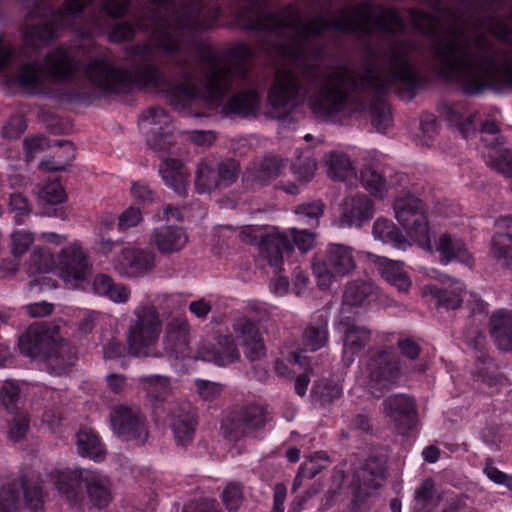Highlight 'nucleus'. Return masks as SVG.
I'll return each mask as SVG.
<instances>
[{"mask_svg": "<svg viewBox=\"0 0 512 512\" xmlns=\"http://www.w3.org/2000/svg\"><path fill=\"white\" fill-rule=\"evenodd\" d=\"M110 422L114 433L125 441L144 444L148 439L147 419L136 405H116L110 413Z\"/></svg>", "mask_w": 512, "mask_h": 512, "instance_id": "obj_11", "label": "nucleus"}, {"mask_svg": "<svg viewBox=\"0 0 512 512\" xmlns=\"http://www.w3.org/2000/svg\"><path fill=\"white\" fill-rule=\"evenodd\" d=\"M482 141L488 147L485 153L486 164L505 177H512V152L502 147L497 136L499 128L494 121H486L481 125Z\"/></svg>", "mask_w": 512, "mask_h": 512, "instance_id": "obj_16", "label": "nucleus"}, {"mask_svg": "<svg viewBox=\"0 0 512 512\" xmlns=\"http://www.w3.org/2000/svg\"><path fill=\"white\" fill-rule=\"evenodd\" d=\"M150 5L136 17V27L151 34L147 42L125 48L139 60L128 69L116 66L108 56L91 59L85 68L90 83L106 93H126L133 88H161L167 80L160 69L161 57L171 58L182 82L168 88V97L176 110L190 106L201 91L195 83L189 57L193 52L207 65L204 73V99L219 105L228 92L249 81L248 63L253 51L247 44L229 48L223 58L196 32L211 28L219 17V9L205 0H148ZM130 0H104L103 10L113 18L128 11Z\"/></svg>", "mask_w": 512, "mask_h": 512, "instance_id": "obj_2", "label": "nucleus"}, {"mask_svg": "<svg viewBox=\"0 0 512 512\" xmlns=\"http://www.w3.org/2000/svg\"><path fill=\"white\" fill-rule=\"evenodd\" d=\"M313 393L323 403H331L342 395V388L331 381H321L313 388Z\"/></svg>", "mask_w": 512, "mask_h": 512, "instance_id": "obj_59", "label": "nucleus"}, {"mask_svg": "<svg viewBox=\"0 0 512 512\" xmlns=\"http://www.w3.org/2000/svg\"><path fill=\"white\" fill-rule=\"evenodd\" d=\"M436 250L440 254V262L442 264H448L451 261H458L469 266L473 264L472 255L465 243L450 234L440 235L436 244Z\"/></svg>", "mask_w": 512, "mask_h": 512, "instance_id": "obj_28", "label": "nucleus"}, {"mask_svg": "<svg viewBox=\"0 0 512 512\" xmlns=\"http://www.w3.org/2000/svg\"><path fill=\"white\" fill-rule=\"evenodd\" d=\"M291 235L295 246L302 252L306 253L309 251L315 242V234L309 231V229L291 228Z\"/></svg>", "mask_w": 512, "mask_h": 512, "instance_id": "obj_61", "label": "nucleus"}, {"mask_svg": "<svg viewBox=\"0 0 512 512\" xmlns=\"http://www.w3.org/2000/svg\"><path fill=\"white\" fill-rule=\"evenodd\" d=\"M11 240L13 256L21 257L28 251L34 238L30 232L18 230L12 233Z\"/></svg>", "mask_w": 512, "mask_h": 512, "instance_id": "obj_60", "label": "nucleus"}, {"mask_svg": "<svg viewBox=\"0 0 512 512\" xmlns=\"http://www.w3.org/2000/svg\"><path fill=\"white\" fill-rule=\"evenodd\" d=\"M490 334L503 351H512V310L501 309L490 317Z\"/></svg>", "mask_w": 512, "mask_h": 512, "instance_id": "obj_29", "label": "nucleus"}, {"mask_svg": "<svg viewBox=\"0 0 512 512\" xmlns=\"http://www.w3.org/2000/svg\"><path fill=\"white\" fill-rule=\"evenodd\" d=\"M92 472L87 469H66L57 470L52 473V476L56 479L55 483L59 492L68 498H74L82 484L86 486V476Z\"/></svg>", "mask_w": 512, "mask_h": 512, "instance_id": "obj_36", "label": "nucleus"}, {"mask_svg": "<svg viewBox=\"0 0 512 512\" xmlns=\"http://www.w3.org/2000/svg\"><path fill=\"white\" fill-rule=\"evenodd\" d=\"M55 264V258L49 249L38 247L29 258L27 270L30 274L47 273L55 267Z\"/></svg>", "mask_w": 512, "mask_h": 512, "instance_id": "obj_51", "label": "nucleus"}, {"mask_svg": "<svg viewBox=\"0 0 512 512\" xmlns=\"http://www.w3.org/2000/svg\"><path fill=\"white\" fill-rule=\"evenodd\" d=\"M9 208L16 213L17 222H21L20 217L28 216L31 212V205L27 198L20 192H14L9 197Z\"/></svg>", "mask_w": 512, "mask_h": 512, "instance_id": "obj_64", "label": "nucleus"}, {"mask_svg": "<svg viewBox=\"0 0 512 512\" xmlns=\"http://www.w3.org/2000/svg\"><path fill=\"white\" fill-rule=\"evenodd\" d=\"M450 287L451 290L432 286L430 293L437 300L439 306L446 309H457L463 301L461 297L463 285L459 280H453Z\"/></svg>", "mask_w": 512, "mask_h": 512, "instance_id": "obj_45", "label": "nucleus"}, {"mask_svg": "<svg viewBox=\"0 0 512 512\" xmlns=\"http://www.w3.org/2000/svg\"><path fill=\"white\" fill-rule=\"evenodd\" d=\"M134 316L127 333L129 354L135 357L160 356V353L153 352L162 330L157 308L152 305L137 307Z\"/></svg>", "mask_w": 512, "mask_h": 512, "instance_id": "obj_6", "label": "nucleus"}, {"mask_svg": "<svg viewBox=\"0 0 512 512\" xmlns=\"http://www.w3.org/2000/svg\"><path fill=\"white\" fill-rule=\"evenodd\" d=\"M371 122L379 132H385L392 124L391 112L388 104L381 98L374 99L369 106Z\"/></svg>", "mask_w": 512, "mask_h": 512, "instance_id": "obj_50", "label": "nucleus"}, {"mask_svg": "<svg viewBox=\"0 0 512 512\" xmlns=\"http://www.w3.org/2000/svg\"><path fill=\"white\" fill-rule=\"evenodd\" d=\"M374 257V262L382 277L394 285L400 292H407L411 286V281L403 271V263L386 257Z\"/></svg>", "mask_w": 512, "mask_h": 512, "instance_id": "obj_34", "label": "nucleus"}, {"mask_svg": "<svg viewBox=\"0 0 512 512\" xmlns=\"http://www.w3.org/2000/svg\"><path fill=\"white\" fill-rule=\"evenodd\" d=\"M384 413L401 433L412 430L417 424L416 404L413 398L405 394H394L383 403Z\"/></svg>", "mask_w": 512, "mask_h": 512, "instance_id": "obj_18", "label": "nucleus"}, {"mask_svg": "<svg viewBox=\"0 0 512 512\" xmlns=\"http://www.w3.org/2000/svg\"><path fill=\"white\" fill-rule=\"evenodd\" d=\"M26 505L31 512H41L43 507V493L39 485L31 486L25 480L21 481Z\"/></svg>", "mask_w": 512, "mask_h": 512, "instance_id": "obj_57", "label": "nucleus"}, {"mask_svg": "<svg viewBox=\"0 0 512 512\" xmlns=\"http://www.w3.org/2000/svg\"><path fill=\"white\" fill-rule=\"evenodd\" d=\"M190 340V325L186 316L173 317L166 325L164 343L171 352H183Z\"/></svg>", "mask_w": 512, "mask_h": 512, "instance_id": "obj_31", "label": "nucleus"}, {"mask_svg": "<svg viewBox=\"0 0 512 512\" xmlns=\"http://www.w3.org/2000/svg\"><path fill=\"white\" fill-rule=\"evenodd\" d=\"M37 197L42 205H56L65 200L66 194L60 182L55 180L40 187Z\"/></svg>", "mask_w": 512, "mask_h": 512, "instance_id": "obj_52", "label": "nucleus"}, {"mask_svg": "<svg viewBox=\"0 0 512 512\" xmlns=\"http://www.w3.org/2000/svg\"><path fill=\"white\" fill-rule=\"evenodd\" d=\"M238 13L239 24L246 30L267 32L277 37L291 33L282 54L286 65L278 69L268 93L275 109L292 110L305 101L315 115L334 116L345 109L361 113L367 105V93L385 95L395 92L412 99L421 85L413 53L418 45L411 39L391 41L378 57L367 60L361 69L335 67L331 72L321 70L324 45L323 33L329 29L355 34L360 38L374 31L386 34L402 33L405 22L394 9L374 14L373 4L361 2L339 9L333 18L317 15L302 22L301 10L289 4L278 13H267V0H243Z\"/></svg>", "mask_w": 512, "mask_h": 512, "instance_id": "obj_1", "label": "nucleus"}, {"mask_svg": "<svg viewBox=\"0 0 512 512\" xmlns=\"http://www.w3.org/2000/svg\"><path fill=\"white\" fill-rule=\"evenodd\" d=\"M131 195L140 204L148 205L156 201V193L144 182L137 181L132 184Z\"/></svg>", "mask_w": 512, "mask_h": 512, "instance_id": "obj_62", "label": "nucleus"}, {"mask_svg": "<svg viewBox=\"0 0 512 512\" xmlns=\"http://www.w3.org/2000/svg\"><path fill=\"white\" fill-rule=\"evenodd\" d=\"M233 330L241 345L247 344L260 336L256 325L248 318H238L233 324Z\"/></svg>", "mask_w": 512, "mask_h": 512, "instance_id": "obj_55", "label": "nucleus"}, {"mask_svg": "<svg viewBox=\"0 0 512 512\" xmlns=\"http://www.w3.org/2000/svg\"><path fill=\"white\" fill-rule=\"evenodd\" d=\"M222 502L228 512H236L243 503L242 485L232 482L222 492Z\"/></svg>", "mask_w": 512, "mask_h": 512, "instance_id": "obj_54", "label": "nucleus"}, {"mask_svg": "<svg viewBox=\"0 0 512 512\" xmlns=\"http://www.w3.org/2000/svg\"><path fill=\"white\" fill-rule=\"evenodd\" d=\"M426 370L427 365L421 362L403 371L401 360L392 351L377 350L370 353L366 363L367 385L373 395L380 397L398 383L402 374H422Z\"/></svg>", "mask_w": 512, "mask_h": 512, "instance_id": "obj_5", "label": "nucleus"}, {"mask_svg": "<svg viewBox=\"0 0 512 512\" xmlns=\"http://www.w3.org/2000/svg\"><path fill=\"white\" fill-rule=\"evenodd\" d=\"M238 174L239 164L234 159L204 158L195 173V189L199 194L225 189L237 181Z\"/></svg>", "mask_w": 512, "mask_h": 512, "instance_id": "obj_8", "label": "nucleus"}, {"mask_svg": "<svg viewBox=\"0 0 512 512\" xmlns=\"http://www.w3.org/2000/svg\"><path fill=\"white\" fill-rule=\"evenodd\" d=\"M490 253L504 268L512 269V216H500L494 223Z\"/></svg>", "mask_w": 512, "mask_h": 512, "instance_id": "obj_19", "label": "nucleus"}, {"mask_svg": "<svg viewBox=\"0 0 512 512\" xmlns=\"http://www.w3.org/2000/svg\"><path fill=\"white\" fill-rule=\"evenodd\" d=\"M138 382L151 401H163L171 392L170 381L162 375L140 376Z\"/></svg>", "mask_w": 512, "mask_h": 512, "instance_id": "obj_43", "label": "nucleus"}, {"mask_svg": "<svg viewBox=\"0 0 512 512\" xmlns=\"http://www.w3.org/2000/svg\"><path fill=\"white\" fill-rule=\"evenodd\" d=\"M285 166L286 163L281 157L267 156L252 164L249 169L250 177L253 182L266 185L278 177Z\"/></svg>", "mask_w": 512, "mask_h": 512, "instance_id": "obj_35", "label": "nucleus"}, {"mask_svg": "<svg viewBox=\"0 0 512 512\" xmlns=\"http://www.w3.org/2000/svg\"><path fill=\"white\" fill-rule=\"evenodd\" d=\"M19 492L15 485L0 488V512H17Z\"/></svg>", "mask_w": 512, "mask_h": 512, "instance_id": "obj_58", "label": "nucleus"}, {"mask_svg": "<svg viewBox=\"0 0 512 512\" xmlns=\"http://www.w3.org/2000/svg\"><path fill=\"white\" fill-rule=\"evenodd\" d=\"M76 445L78 453L83 457L100 461L105 456V448L92 430H80L77 434Z\"/></svg>", "mask_w": 512, "mask_h": 512, "instance_id": "obj_42", "label": "nucleus"}, {"mask_svg": "<svg viewBox=\"0 0 512 512\" xmlns=\"http://www.w3.org/2000/svg\"><path fill=\"white\" fill-rule=\"evenodd\" d=\"M324 203L320 200L303 203L296 207L295 213L300 220H307L310 227L318 226L319 218L324 212Z\"/></svg>", "mask_w": 512, "mask_h": 512, "instance_id": "obj_53", "label": "nucleus"}, {"mask_svg": "<svg viewBox=\"0 0 512 512\" xmlns=\"http://www.w3.org/2000/svg\"><path fill=\"white\" fill-rule=\"evenodd\" d=\"M438 503L439 500L435 497L434 481L427 478L415 492L414 512H432Z\"/></svg>", "mask_w": 512, "mask_h": 512, "instance_id": "obj_46", "label": "nucleus"}, {"mask_svg": "<svg viewBox=\"0 0 512 512\" xmlns=\"http://www.w3.org/2000/svg\"><path fill=\"white\" fill-rule=\"evenodd\" d=\"M385 481V462L376 457L369 458L353 475L351 483L353 501L357 504L365 502L383 486Z\"/></svg>", "mask_w": 512, "mask_h": 512, "instance_id": "obj_13", "label": "nucleus"}, {"mask_svg": "<svg viewBox=\"0 0 512 512\" xmlns=\"http://www.w3.org/2000/svg\"><path fill=\"white\" fill-rule=\"evenodd\" d=\"M43 360L50 372L62 374L75 363L77 353L69 342L55 338Z\"/></svg>", "mask_w": 512, "mask_h": 512, "instance_id": "obj_26", "label": "nucleus"}, {"mask_svg": "<svg viewBox=\"0 0 512 512\" xmlns=\"http://www.w3.org/2000/svg\"><path fill=\"white\" fill-rule=\"evenodd\" d=\"M159 166V174L164 184L172 189L175 194L185 197L188 194L190 184V172L178 159L162 157Z\"/></svg>", "mask_w": 512, "mask_h": 512, "instance_id": "obj_24", "label": "nucleus"}, {"mask_svg": "<svg viewBox=\"0 0 512 512\" xmlns=\"http://www.w3.org/2000/svg\"><path fill=\"white\" fill-rule=\"evenodd\" d=\"M327 175L332 179L345 180L355 174V169L347 154L330 151L324 157Z\"/></svg>", "mask_w": 512, "mask_h": 512, "instance_id": "obj_41", "label": "nucleus"}, {"mask_svg": "<svg viewBox=\"0 0 512 512\" xmlns=\"http://www.w3.org/2000/svg\"><path fill=\"white\" fill-rule=\"evenodd\" d=\"M93 290L96 294L118 304L127 303L131 296V289L127 285L116 283L111 276L103 273L94 277Z\"/></svg>", "mask_w": 512, "mask_h": 512, "instance_id": "obj_32", "label": "nucleus"}, {"mask_svg": "<svg viewBox=\"0 0 512 512\" xmlns=\"http://www.w3.org/2000/svg\"><path fill=\"white\" fill-rule=\"evenodd\" d=\"M54 339L53 332L46 323L34 324L20 337L19 348L28 357L44 359Z\"/></svg>", "mask_w": 512, "mask_h": 512, "instance_id": "obj_20", "label": "nucleus"}, {"mask_svg": "<svg viewBox=\"0 0 512 512\" xmlns=\"http://www.w3.org/2000/svg\"><path fill=\"white\" fill-rule=\"evenodd\" d=\"M23 403L21 388L16 381L6 380L0 386V404L7 413L20 411Z\"/></svg>", "mask_w": 512, "mask_h": 512, "instance_id": "obj_48", "label": "nucleus"}, {"mask_svg": "<svg viewBox=\"0 0 512 512\" xmlns=\"http://www.w3.org/2000/svg\"><path fill=\"white\" fill-rule=\"evenodd\" d=\"M269 419L267 409L261 405L244 406L234 419L223 423L225 438L237 441L252 431L263 429Z\"/></svg>", "mask_w": 512, "mask_h": 512, "instance_id": "obj_15", "label": "nucleus"}, {"mask_svg": "<svg viewBox=\"0 0 512 512\" xmlns=\"http://www.w3.org/2000/svg\"><path fill=\"white\" fill-rule=\"evenodd\" d=\"M374 212V202L364 194H356L343 201L339 222L343 227H362L372 219Z\"/></svg>", "mask_w": 512, "mask_h": 512, "instance_id": "obj_21", "label": "nucleus"}, {"mask_svg": "<svg viewBox=\"0 0 512 512\" xmlns=\"http://www.w3.org/2000/svg\"><path fill=\"white\" fill-rule=\"evenodd\" d=\"M58 264L63 280L74 286L86 279L91 268L88 255L79 242H73L61 250Z\"/></svg>", "mask_w": 512, "mask_h": 512, "instance_id": "obj_17", "label": "nucleus"}, {"mask_svg": "<svg viewBox=\"0 0 512 512\" xmlns=\"http://www.w3.org/2000/svg\"><path fill=\"white\" fill-rule=\"evenodd\" d=\"M343 351L342 359L346 366H350L355 357L367 346L371 339V331L365 326L352 322L343 323Z\"/></svg>", "mask_w": 512, "mask_h": 512, "instance_id": "obj_25", "label": "nucleus"}, {"mask_svg": "<svg viewBox=\"0 0 512 512\" xmlns=\"http://www.w3.org/2000/svg\"><path fill=\"white\" fill-rule=\"evenodd\" d=\"M93 0H65L63 7L54 9L47 3H38L29 13V19L37 24H27L22 31L21 56L26 58L11 80L24 92L38 94L44 90L45 74L39 61L40 48L59 37V32L74 27L81 11Z\"/></svg>", "mask_w": 512, "mask_h": 512, "instance_id": "obj_4", "label": "nucleus"}, {"mask_svg": "<svg viewBox=\"0 0 512 512\" xmlns=\"http://www.w3.org/2000/svg\"><path fill=\"white\" fill-rule=\"evenodd\" d=\"M435 14L410 9L415 29L430 40L438 73L467 96L512 87V0H423Z\"/></svg>", "mask_w": 512, "mask_h": 512, "instance_id": "obj_3", "label": "nucleus"}, {"mask_svg": "<svg viewBox=\"0 0 512 512\" xmlns=\"http://www.w3.org/2000/svg\"><path fill=\"white\" fill-rule=\"evenodd\" d=\"M328 319L323 315H316L303 333V344L309 351H317L328 342Z\"/></svg>", "mask_w": 512, "mask_h": 512, "instance_id": "obj_37", "label": "nucleus"}, {"mask_svg": "<svg viewBox=\"0 0 512 512\" xmlns=\"http://www.w3.org/2000/svg\"><path fill=\"white\" fill-rule=\"evenodd\" d=\"M52 146L57 147L53 161L42 162L40 167L47 171H63L75 158L74 146L66 140H57Z\"/></svg>", "mask_w": 512, "mask_h": 512, "instance_id": "obj_44", "label": "nucleus"}, {"mask_svg": "<svg viewBox=\"0 0 512 512\" xmlns=\"http://www.w3.org/2000/svg\"><path fill=\"white\" fill-rule=\"evenodd\" d=\"M156 254L147 249L124 247L112 259L116 273L124 278H139L153 271Z\"/></svg>", "mask_w": 512, "mask_h": 512, "instance_id": "obj_14", "label": "nucleus"}, {"mask_svg": "<svg viewBox=\"0 0 512 512\" xmlns=\"http://www.w3.org/2000/svg\"><path fill=\"white\" fill-rule=\"evenodd\" d=\"M316 166V161L313 158L303 157L297 159L292 169L299 179L309 181L314 176Z\"/></svg>", "mask_w": 512, "mask_h": 512, "instance_id": "obj_63", "label": "nucleus"}, {"mask_svg": "<svg viewBox=\"0 0 512 512\" xmlns=\"http://www.w3.org/2000/svg\"><path fill=\"white\" fill-rule=\"evenodd\" d=\"M220 348L211 352L205 358L218 366H226L239 358L237 347L230 337H221L218 340Z\"/></svg>", "mask_w": 512, "mask_h": 512, "instance_id": "obj_49", "label": "nucleus"}, {"mask_svg": "<svg viewBox=\"0 0 512 512\" xmlns=\"http://www.w3.org/2000/svg\"><path fill=\"white\" fill-rule=\"evenodd\" d=\"M13 415L9 424L8 435L13 441H19L25 437L29 430L30 419L24 412L10 413Z\"/></svg>", "mask_w": 512, "mask_h": 512, "instance_id": "obj_56", "label": "nucleus"}, {"mask_svg": "<svg viewBox=\"0 0 512 512\" xmlns=\"http://www.w3.org/2000/svg\"><path fill=\"white\" fill-rule=\"evenodd\" d=\"M355 269L353 248L338 243H330L326 248L323 261L313 265V271L318 277V285L321 288L329 287L334 276L344 277Z\"/></svg>", "mask_w": 512, "mask_h": 512, "instance_id": "obj_9", "label": "nucleus"}, {"mask_svg": "<svg viewBox=\"0 0 512 512\" xmlns=\"http://www.w3.org/2000/svg\"><path fill=\"white\" fill-rule=\"evenodd\" d=\"M147 144L158 153H166L174 143L175 126L171 116L161 107H150L140 115Z\"/></svg>", "mask_w": 512, "mask_h": 512, "instance_id": "obj_10", "label": "nucleus"}, {"mask_svg": "<svg viewBox=\"0 0 512 512\" xmlns=\"http://www.w3.org/2000/svg\"><path fill=\"white\" fill-rule=\"evenodd\" d=\"M372 233L376 239L385 244H391L397 249L406 250L411 246L410 242L391 220L378 218L373 224Z\"/></svg>", "mask_w": 512, "mask_h": 512, "instance_id": "obj_38", "label": "nucleus"}, {"mask_svg": "<svg viewBox=\"0 0 512 512\" xmlns=\"http://www.w3.org/2000/svg\"><path fill=\"white\" fill-rule=\"evenodd\" d=\"M198 425L195 408L189 402L180 404L172 413L171 428L179 446H186L194 439Z\"/></svg>", "mask_w": 512, "mask_h": 512, "instance_id": "obj_22", "label": "nucleus"}, {"mask_svg": "<svg viewBox=\"0 0 512 512\" xmlns=\"http://www.w3.org/2000/svg\"><path fill=\"white\" fill-rule=\"evenodd\" d=\"M260 107V97L256 89L242 90L232 95L223 106L226 114L241 117L255 115Z\"/></svg>", "mask_w": 512, "mask_h": 512, "instance_id": "obj_30", "label": "nucleus"}, {"mask_svg": "<svg viewBox=\"0 0 512 512\" xmlns=\"http://www.w3.org/2000/svg\"><path fill=\"white\" fill-rule=\"evenodd\" d=\"M188 236L183 228L174 225H162L154 228L149 237V244L161 254L177 253L184 248Z\"/></svg>", "mask_w": 512, "mask_h": 512, "instance_id": "obj_23", "label": "nucleus"}, {"mask_svg": "<svg viewBox=\"0 0 512 512\" xmlns=\"http://www.w3.org/2000/svg\"><path fill=\"white\" fill-rule=\"evenodd\" d=\"M48 76L56 81L71 80L77 70L76 64L67 49L57 47L45 57Z\"/></svg>", "mask_w": 512, "mask_h": 512, "instance_id": "obj_27", "label": "nucleus"}, {"mask_svg": "<svg viewBox=\"0 0 512 512\" xmlns=\"http://www.w3.org/2000/svg\"><path fill=\"white\" fill-rule=\"evenodd\" d=\"M393 209L395 218L409 237L421 246L429 245V226L424 203L406 193L395 200Z\"/></svg>", "mask_w": 512, "mask_h": 512, "instance_id": "obj_7", "label": "nucleus"}, {"mask_svg": "<svg viewBox=\"0 0 512 512\" xmlns=\"http://www.w3.org/2000/svg\"><path fill=\"white\" fill-rule=\"evenodd\" d=\"M86 491L90 502L98 509L106 508L112 500L109 479L97 471L86 476Z\"/></svg>", "mask_w": 512, "mask_h": 512, "instance_id": "obj_33", "label": "nucleus"}, {"mask_svg": "<svg viewBox=\"0 0 512 512\" xmlns=\"http://www.w3.org/2000/svg\"><path fill=\"white\" fill-rule=\"evenodd\" d=\"M241 234L243 239L249 238V241L258 245L259 252L268 264L278 272L279 266L283 261L285 253L292 251L289 239L275 228L264 230L262 228L245 227Z\"/></svg>", "mask_w": 512, "mask_h": 512, "instance_id": "obj_12", "label": "nucleus"}, {"mask_svg": "<svg viewBox=\"0 0 512 512\" xmlns=\"http://www.w3.org/2000/svg\"><path fill=\"white\" fill-rule=\"evenodd\" d=\"M441 113L450 125L458 128L463 137L467 138L474 130L473 121L476 114L467 112L464 105L445 104Z\"/></svg>", "mask_w": 512, "mask_h": 512, "instance_id": "obj_39", "label": "nucleus"}, {"mask_svg": "<svg viewBox=\"0 0 512 512\" xmlns=\"http://www.w3.org/2000/svg\"><path fill=\"white\" fill-rule=\"evenodd\" d=\"M373 283L364 280L350 281L345 285L342 304L348 306H362L375 294Z\"/></svg>", "mask_w": 512, "mask_h": 512, "instance_id": "obj_40", "label": "nucleus"}, {"mask_svg": "<svg viewBox=\"0 0 512 512\" xmlns=\"http://www.w3.org/2000/svg\"><path fill=\"white\" fill-rule=\"evenodd\" d=\"M360 180L363 187L374 197L383 199L388 192L385 178L373 167L367 166L361 170Z\"/></svg>", "mask_w": 512, "mask_h": 512, "instance_id": "obj_47", "label": "nucleus"}]
</instances>
